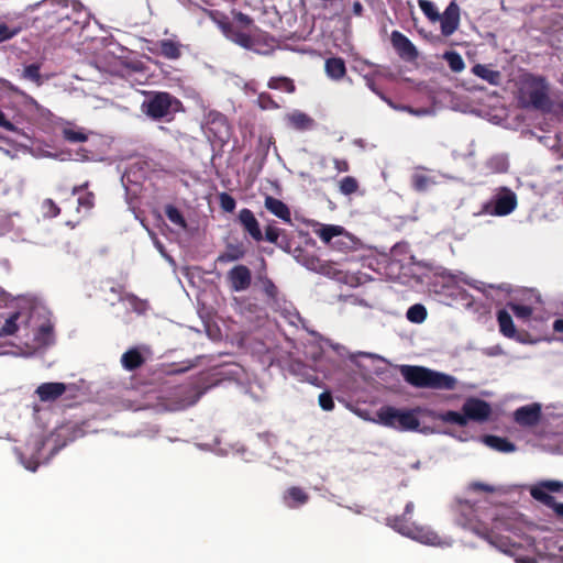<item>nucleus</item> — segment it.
Wrapping results in <instances>:
<instances>
[{
    "instance_id": "1",
    "label": "nucleus",
    "mask_w": 563,
    "mask_h": 563,
    "mask_svg": "<svg viewBox=\"0 0 563 563\" xmlns=\"http://www.w3.org/2000/svg\"><path fill=\"white\" fill-rule=\"evenodd\" d=\"M400 373L405 382L416 388L453 390L457 385L454 376L424 366L401 365Z\"/></svg>"
},
{
    "instance_id": "2",
    "label": "nucleus",
    "mask_w": 563,
    "mask_h": 563,
    "mask_svg": "<svg viewBox=\"0 0 563 563\" xmlns=\"http://www.w3.org/2000/svg\"><path fill=\"white\" fill-rule=\"evenodd\" d=\"M413 509V503L408 501L401 516H390L386 518L387 526L398 533L420 543L427 545H439L441 543V539L437 532L428 527L419 526L410 521L409 517L412 515Z\"/></svg>"
},
{
    "instance_id": "3",
    "label": "nucleus",
    "mask_w": 563,
    "mask_h": 563,
    "mask_svg": "<svg viewBox=\"0 0 563 563\" xmlns=\"http://www.w3.org/2000/svg\"><path fill=\"white\" fill-rule=\"evenodd\" d=\"M183 104L179 99L166 91H146L141 111L154 121L172 120Z\"/></svg>"
},
{
    "instance_id": "4",
    "label": "nucleus",
    "mask_w": 563,
    "mask_h": 563,
    "mask_svg": "<svg viewBox=\"0 0 563 563\" xmlns=\"http://www.w3.org/2000/svg\"><path fill=\"white\" fill-rule=\"evenodd\" d=\"M454 510L457 516L456 520L459 525L473 530L475 533L487 540L490 544L495 545L504 552H507V547L509 544L507 538L500 537L487 528H479L476 517V509L473 504H471L468 500L459 499L456 500Z\"/></svg>"
},
{
    "instance_id": "5",
    "label": "nucleus",
    "mask_w": 563,
    "mask_h": 563,
    "mask_svg": "<svg viewBox=\"0 0 563 563\" xmlns=\"http://www.w3.org/2000/svg\"><path fill=\"white\" fill-rule=\"evenodd\" d=\"M221 30L224 36L231 42L258 54L264 53L260 49V46L272 48L274 44V38L268 36L265 32L260 31L257 27H255L256 32L254 34H249L238 27L234 23L224 22L221 24Z\"/></svg>"
},
{
    "instance_id": "6",
    "label": "nucleus",
    "mask_w": 563,
    "mask_h": 563,
    "mask_svg": "<svg viewBox=\"0 0 563 563\" xmlns=\"http://www.w3.org/2000/svg\"><path fill=\"white\" fill-rule=\"evenodd\" d=\"M378 419L382 424L402 431L417 430L420 422L412 411H401L390 406L379 409Z\"/></svg>"
},
{
    "instance_id": "7",
    "label": "nucleus",
    "mask_w": 563,
    "mask_h": 563,
    "mask_svg": "<svg viewBox=\"0 0 563 563\" xmlns=\"http://www.w3.org/2000/svg\"><path fill=\"white\" fill-rule=\"evenodd\" d=\"M563 484L558 481H544L531 487L530 495L544 506L552 508L555 516L563 519V503H558L549 492H561Z\"/></svg>"
},
{
    "instance_id": "8",
    "label": "nucleus",
    "mask_w": 563,
    "mask_h": 563,
    "mask_svg": "<svg viewBox=\"0 0 563 563\" xmlns=\"http://www.w3.org/2000/svg\"><path fill=\"white\" fill-rule=\"evenodd\" d=\"M343 232L342 227L333 224H321L319 229L314 230L322 242L331 244L340 251L349 249V244L352 243V239L349 235L343 236Z\"/></svg>"
},
{
    "instance_id": "9",
    "label": "nucleus",
    "mask_w": 563,
    "mask_h": 563,
    "mask_svg": "<svg viewBox=\"0 0 563 563\" xmlns=\"http://www.w3.org/2000/svg\"><path fill=\"white\" fill-rule=\"evenodd\" d=\"M517 207V196L514 191L510 189L504 187L496 195L494 202H493V209L490 210V205H485L484 209L486 212L494 214V216H508Z\"/></svg>"
},
{
    "instance_id": "10",
    "label": "nucleus",
    "mask_w": 563,
    "mask_h": 563,
    "mask_svg": "<svg viewBox=\"0 0 563 563\" xmlns=\"http://www.w3.org/2000/svg\"><path fill=\"white\" fill-rule=\"evenodd\" d=\"M462 411L465 413L467 421L484 422L490 417L492 407L483 399L470 397L463 404Z\"/></svg>"
},
{
    "instance_id": "11",
    "label": "nucleus",
    "mask_w": 563,
    "mask_h": 563,
    "mask_svg": "<svg viewBox=\"0 0 563 563\" xmlns=\"http://www.w3.org/2000/svg\"><path fill=\"white\" fill-rule=\"evenodd\" d=\"M393 48L398 56L406 62H413L418 58L419 53L413 43L400 31H393L390 34Z\"/></svg>"
},
{
    "instance_id": "12",
    "label": "nucleus",
    "mask_w": 563,
    "mask_h": 563,
    "mask_svg": "<svg viewBox=\"0 0 563 563\" xmlns=\"http://www.w3.org/2000/svg\"><path fill=\"white\" fill-rule=\"evenodd\" d=\"M90 181L86 180L81 185L74 186L71 188V195L78 196L77 198V211L89 214L95 208L96 195L93 191L88 190Z\"/></svg>"
},
{
    "instance_id": "13",
    "label": "nucleus",
    "mask_w": 563,
    "mask_h": 563,
    "mask_svg": "<svg viewBox=\"0 0 563 563\" xmlns=\"http://www.w3.org/2000/svg\"><path fill=\"white\" fill-rule=\"evenodd\" d=\"M228 279L234 291H243L251 286L252 274L247 266L236 265L229 271Z\"/></svg>"
},
{
    "instance_id": "14",
    "label": "nucleus",
    "mask_w": 563,
    "mask_h": 563,
    "mask_svg": "<svg viewBox=\"0 0 563 563\" xmlns=\"http://www.w3.org/2000/svg\"><path fill=\"white\" fill-rule=\"evenodd\" d=\"M529 102L534 109L548 110L551 101L548 95V87L543 78L536 80V86L528 91Z\"/></svg>"
},
{
    "instance_id": "15",
    "label": "nucleus",
    "mask_w": 563,
    "mask_h": 563,
    "mask_svg": "<svg viewBox=\"0 0 563 563\" xmlns=\"http://www.w3.org/2000/svg\"><path fill=\"white\" fill-rule=\"evenodd\" d=\"M441 23V33L444 36L452 35L459 27L460 23V8L459 5L452 1L441 14L440 18Z\"/></svg>"
},
{
    "instance_id": "16",
    "label": "nucleus",
    "mask_w": 563,
    "mask_h": 563,
    "mask_svg": "<svg viewBox=\"0 0 563 563\" xmlns=\"http://www.w3.org/2000/svg\"><path fill=\"white\" fill-rule=\"evenodd\" d=\"M515 421L523 427H533L541 419V406L531 404L519 407L514 413Z\"/></svg>"
},
{
    "instance_id": "17",
    "label": "nucleus",
    "mask_w": 563,
    "mask_h": 563,
    "mask_svg": "<svg viewBox=\"0 0 563 563\" xmlns=\"http://www.w3.org/2000/svg\"><path fill=\"white\" fill-rule=\"evenodd\" d=\"M238 219L243 230L247 232L254 241L260 242L264 240L260 223L252 210L247 208L241 209Z\"/></svg>"
},
{
    "instance_id": "18",
    "label": "nucleus",
    "mask_w": 563,
    "mask_h": 563,
    "mask_svg": "<svg viewBox=\"0 0 563 563\" xmlns=\"http://www.w3.org/2000/svg\"><path fill=\"white\" fill-rule=\"evenodd\" d=\"M183 44L172 38L161 40L155 43V47L150 51L153 54L161 55L166 59H178L183 54Z\"/></svg>"
},
{
    "instance_id": "19",
    "label": "nucleus",
    "mask_w": 563,
    "mask_h": 563,
    "mask_svg": "<svg viewBox=\"0 0 563 563\" xmlns=\"http://www.w3.org/2000/svg\"><path fill=\"white\" fill-rule=\"evenodd\" d=\"M67 389L64 383H43L35 389L42 402H51L62 397Z\"/></svg>"
},
{
    "instance_id": "20",
    "label": "nucleus",
    "mask_w": 563,
    "mask_h": 563,
    "mask_svg": "<svg viewBox=\"0 0 563 563\" xmlns=\"http://www.w3.org/2000/svg\"><path fill=\"white\" fill-rule=\"evenodd\" d=\"M264 206L272 214L276 216L286 223H291L290 209L280 199H277L273 196H266Z\"/></svg>"
},
{
    "instance_id": "21",
    "label": "nucleus",
    "mask_w": 563,
    "mask_h": 563,
    "mask_svg": "<svg viewBox=\"0 0 563 563\" xmlns=\"http://www.w3.org/2000/svg\"><path fill=\"white\" fill-rule=\"evenodd\" d=\"M472 73L489 85L499 86L501 84V73L494 69L492 65L475 64L472 67Z\"/></svg>"
},
{
    "instance_id": "22",
    "label": "nucleus",
    "mask_w": 563,
    "mask_h": 563,
    "mask_svg": "<svg viewBox=\"0 0 563 563\" xmlns=\"http://www.w3.org/2000/svg\"><path fill=\"white\" fill-rule=\"evenodd\" d=\"M264 239L278 246L279 249L284 251H288L290 249L289 240L285 233V230L277 228L273 224H268L265 228V235H263Z\"/></svg>"
},
{
    "instance_id": "23",
    "label": "nucleus",
    "mask_w": 563,
    "mask_h": 563,
    "mask_svg": "<svg viewBox=\"0 0 563 563\" xmlns=\"http://www.w3.org/2000/svg\"><path fill=\"white\" fill-rule=\"evenodd\" d=\"M284 504L288 508H298L309 500V495L298 486L289 487L283 495Z\"/></svg>"
},
{
    "instance_id": "24",
    "label": "nucleus",
    "mask_w": 563,
    "mask_h": 563,
    "mask_svg": "<svg viewBox=\"0 0 563 563\" xmlns=\"http://www.w3.org/2000/svg\"><path fill=\"white\" fill-rule=\"evenodd\" d=\"M246 254V247L243 242L227 243L225 251L222 252L217 262L230 263L242 260Z\"/></svg>"
},
{
    "instance_id": "25",
    "label": "nucleus",
    "mask_w": 563,
    "mask_h": 563,
    "mask_svg": "<svg viewBox=\"0 0 563 563\" xmlns=\"http://www.w3.org/2000/svg\"><path fill=\"white\" fill-rule=\"evenodd\" d=\"M145 363V357L137 347L129 349L121 356V364L125 371L133 372Z\"/></svg>"
},
{
    "instance_id": "26",
    "label": "nucleus",
    "mask_w": 563,
    "mask_h": 563,
    "mask_svg": "<svg viewBox=\"0 0 563 563\" xmlns=\"http://www.w3.org/2000/svg\"><path fill=\"white\" fill-rule=\"evenodd\" d=\"M324 70L329 78L341 80L346 75L345 62L341 57H330L324 63Z\"/></svg>"
},
{
    "instance_id": "27",
    "label": "nucleus",
    "mask_w": 563,
    "mask_h": 563,
    "mask_svg": "<svg viewBox=\"0 0 563 563\" xmlns=\"http://www.w3.org/2000/svg\"><path fill=\"white\" fill-rule=\"evenodd\" d=\"M483 442L497 452L510 453L516 451V445L507 438L487 434L483 437Z\"/></svg>"
},
{
    "instance_id": "28",
    "label": "nucleus",
    "mask_w": 563,
    "mask_h": 563,
    "mask_svg": "<svg viewBox=\"0 0 563 563\" xmlns=\"http://www.w3.org/2000/svg\"><path fill=\"white\" fill-rule=\"evenodd\" d=\"M497 321H498V325H499V331L504 336L509 338V339H512L516 336V333H517L516 327L514 324L512 317L510 316V313L507 310H505V309L498 310Z\"/></svg>"
},
{
    "instance_id": "29",
    "label": "nucleus",
    "mask_w": 563,
    "mask_h": 563,
    "mask_svg": "<svg viewBox=\"0 0 563 563\" xmlns=\"http://www.w3.org/2000/svg\"><path fill=\"white\" fill-rule=\"evenodd\" d=\"M290 371L292 374L299 376L301 380L308 382L312 385H317V386L319 385V382H320L319 376L316 374V372L312 368L308 367L303 363H301V362L291 363Z\"/></svg>"
},
{
    "instance_id": "30",
    "label": "nucleus",
    "mask_w": 563,
    "mask_h": 563,
    "mask_svg": "<svg viewBox=\"0 0 563 563\" xmlns=\"http://www.w3.org/2000/svg\"><path fill=\"white\" fill-rule=\"evenodd\" d=\"M34 341L40 346H48L54 343V325L49 320L38 327Z\"/></svg>"
},
{
    "instance_id": "31",
    "label": "nucleus",
    "mask_w": 563,
    "mask_h": 563,
    "mask_svg": "<svg viewBox=\"0 0 563 563\" xmlns=\"http://www.w3.org/2000/svg\"><path fill=\"white\" fill-rule=\"evenodd\" d=\"M267 87L273 90H280L286 93H295L296 85L295 81L286 76H274L267 81Z\"/></svg>"
},
{
    "instance_id": "32",
    "label": "nucleus",
    "mask_w": 563,
    "mask_h": 563,
    "mask_svg": "<svg viewBox=\"0 0 563 563\" xmlns=\"http://www.w3.org/2000/svg\"><path fill=\"white\" fill-rule=\"evenodd\" d=\"M301 264L310 271L329 275L331 265L322 262L318 256L313 254H305L301 258Z\"/></svg>"
},
{
    "instance_id": "33",
    "label": "nucleus",
    "mask_w": 563,
    "mask_h": 563,
    "mask_svg": "<svg viewBox=\"0 0 563 563\" xmlns=\"http://www.w3.org/2000/svg\"><path fill=\"white\" fill-rule=\"evenodd\" d=\"M288 121L292 128L300 131L310 130L314 124L313 119L301 111H295L289 114Z\"/></svg>"
},
{
    "instance_id": "34",
    "label": "nucleus",
    "mask_w": 563,
    "mask_h": 563,
    "mask_svg": "<svg viewBox=\"0 0 563 563\" xmlns=\"http://www.w3.org/2000/svg\"><path fill=\"white\" fill-rule=\"evenodd\" d=\"M21 78L35 84L37 87L42 86L44 78L41 74V65L38 63L25 65L21 73Z\"/></svg>"
},
{
    "instance_id": "35",
    "label": "nucleus",
    "mask_w": 563,
    "mask_h": 563,
    "mask_svg": "<svg viewBox=\"0 0 563 563\" xmlns=\"http://www.w3.org/2000/svg\"><path fill=\"white\" fill-rule=\"evenodd\" d=\"M21 313L15 311L11 313L4 321V324L0 328V338L14 335L19 331L18 320Z\"/></svg>"
},
{
    "instance_id": "36",
    "label": "nucleus",
    "mask_w": 563,
    "mask_h": 563,
    "mask_svg": "<svg viewBox=\"0 0 563 563\" xmlns=\"http://www.w3.org/2000/svg\"><path fill=\"white\" fill-rule=\"evenodd\" d=\"M437 419L442 422L457 424L460 427H465L467 424V420L463 411L462 413L453 410L441 412L437 416Z\"/></svg>"
},
{
    "instance_id": "37",
    "label": "nucleus",
    "mask_w": 563,
    "mask_h": 563,
    "mask_svg": "<svg viewBox=\"0 0 563 563\" xmlns=\"http://www.w3.org/2000/svg\"><path fill=\"white\" fill-rule=\"evenodd\" d=\"M443 58L448 63L450 69L454 73H460L465 67L462 56L455 51L445 52Z\"/></svg>"
},
{
    "instance_id": "38",
    "label": "nucleus",
    "mask_w": 563,
    "mask_h": 563,
    "mask_svg": "<svg viewBox=\"0 0 563 563\" xmlns=\"http://www.w3.org/2000/svg\"><path fill=\"white\" fill-rule=\"evenodd\" d=\"M434 181L426 174L416 173L411 177V186L416 191L422 192L429 189Z\"/></svg>"
},
{
    "instance_id": "39",
    "label": "nucleus",
    "mask_w": 563,
    "mask_h": 563,
    "mask_svg": "<svg viewBox=\"0 0 563 563\" xmlns=\"http://www.w3.org/2000/svg\"><path fill=\"white\" fill-rule=\"evenodd\" d=\"M428 313L427 309L421 303H416L409 307L407 310L406 317L409 321L413 323H421L426 320Z\"/></svg>"
},
{
    "instance_id": "40",
    "label": "nucleus",
    "mask_w": 563,
    "mask_h": 563,
    "mask_svg": "<svg viewBox=\"0 0 563 563\" xmlns=\"http://www.w3.org/2000/svg\"><path fill=\"white\" fill-rule=\"evenodd\" d=\"M419 8L423 12V14L431 21L437 22L440 20L441 14L438 11V8L432 1L429 0H418Z\"/></svg>"
},
{
    "instance_id": "41",
    "label": "nucleus",
    "mask_w": 563,
    "mask_h": 563,
    "mask_svg": "<svg viewBox=\"0 0 563 563\" xmlns=\"http://www.w3.org/2000/svg\"><path fill=\"white\" fill-rule=\"evenodd\" d=\"M165 214L172 223L178 225L181 229H186L187 222L181 212L175 206L167 205L165 207Z\"/></svg>"
},
{
    "instance_id": "42",
    "label": "nucleus",
    "mask_w": 563,
    "mask_h": 563,
    "mask_svg": "<svg viewBox=\"0 0 563 563\" xmlns=\"http://www.w3.org/2000/svg\"><path fill=\"white\" fill-rule=\"evenodd\" d=\"M261 283L263 291L268 299V303L276 302L279 291L274 282L265 276L261 278Z\"/></svg>"
},
{
    "instance_id": "43",
    "label": "nucleus",
    "mask_w": 563,
    "mask_h": 563,
    "mask_svg": "<svg viewBox=\"0 0 563 563\" xmlns=\"http://www.w3.org/2000/svg\"><path fill=\"white\" fill-rule=\"evenodd\" d=\"M63 137L69 143H82L88 140L87 134L81 130L66 128L63 130Z\"/></svg>"
},
{
    "instance_id": "44",
    "label": "nucleus",
    "mask_w": 563,
    "mask_h": 563,
    "mask_svg": "<svg viewBox=\"0 0 563 563\" xmlns=\"http://www.w3.org/2000/svg\"><path fill=\"white\" fill-rule=\"evenodd\" d=\"M256 103H257V106L262 110H277V109H279V104L274 100L272 95H269L268 92H261L257 96Z\"/></svg>"
},
{
    "instance_id": "45",
    "label": "nucleus",
    "mask_w": 563,
    "mask_h": 563,
    "mask_svg": "<svg viewBox=\"0 0 563 563\" xmlns=\"http://www.w3.org/2000/svg\"><path fill=\"white\" fill-rule=\"evenodd\" d=\"M507 307L514 312L518 319L527 320L532 316V308L525 305L509 302Z\"/></svg>"
},
{
    "instance_id": "46",
    "label": "nucleus",
    "mask_w": 563,
    "mask_h": 563,
    "mask_svg": "<svg viewBox=\"0 0 563 563\" xmlns=\"http://www.w3.org/2000/svg\"><path fill=\"white\" fill-rule=\"evenodd\" d=\"M358 189L357 180L352 176H346L340 181V191L344 195H352Z\"/></svg>"
},
{
    "instance_id": "47",
    "label": "nucleus",
    "mask_w": 563,
    "mask_h": 563,
    "mask_svg": "<svg viewBox=\"0 0 563 563\" xmlns=\"http://www.w3.org/2000/svg\"><path fill=\"white\" fill-rule=\"evenodd\" d=\"M219 202H220V207L225 212H233L236 207L235 199L228 192H221L219 195Z\"/></svg>"
},
{
    "instance_id": "48",
    "label": "nucleus",
    "mask_w": 563,
    "mask_h": 563,
    "mask_svg": "<svg viewBox=\"0 0 563 563\" xmlns=\"http://www.w3.org/2000/svg\"><path fill=\"white\" fill-rule=\"evenodd\" d=\"M20 30V27H10L5 23H0V43L13 38Z\"/></svg>"
},
{
    "instance_id": "49",
    "label": "nucleus",
    "mask_w": 563,
    "mask_h": 563,
    "mask_svg": "<svg viewBox=\"0 0 563 563\" xmlns=\"http://www.w3.org/2000/svg\"><path fill=\"white\" fill-rule=\"evenodd\" d=\"M318 400L319 406L325 411H331L334 408V400L329 390L321 393Z\"/></svg>"
},
{
    "instance_id": "50",
    "label": "nucleus",
    "mask_w": 563,
    "mask_h": 563,
    "mask_svg": "<svg viewBox=\"0 0 563 563\" xmlns=\"http://www.w3.org/2000/svg\"><path fill=\"white\" fill-rule=\"evenodd\" d=\"M42 208L45 216L51 218H55L60 213V208L55 203L53 199H45L43 201Z\"/></svg>"
},
{
    "instance_id": "51",
    "label": "nucleus",
    "mask_w": 563,
    "mask_h": 563,
    "mask_svg": "<svg viewBox=\"0 0 563 563\" xmlns=\"http://www.w3.org/2000/svg\"><path fill=\"white\" fill-rule=\"evenodd\" d=\"M468 490L474 493H494L496 488L486 483L473 482L468 485Z\"/></svg>"
},
{
    "instance_id": "52",
    "label": "nucleus",
    "mask_w": 563,
    "mask_h": 563,
    "mask_svg": "<svg viewBox=\"0 0 563 563\" xmlns=\"http://www.w3.org/2000/svg\"><path fill=\"white\" fill-rule=\"evenodd\" d=\"M233 20L234 22L239 23L241 27H250L253 26L254 23L253 19L250 15L241 11L233 12Z\"/></svg>"
},
{
    "instance_id": "53",
    "label": "nucleus",
    "mask_w": 563,
    "mask_h": 563,
    "mask_svg": "<svg viewBox=\"0 0 563 563\" xmlns=\"http://www.w3.org/2000/svg\"><path fill=\"white\" fill-rule=\"evenodd\" d=\"M366 86L378 97H380L383 100L387 101L389 104L391 102L387 100V98L384 96V93L377 88L375 80L372 77L365 76Z\"/></svg>"
},
{
    "instance_id": "54",
    "label": "nucleus",
    "mask_w": 563,
    "mask_h": 563,
    "mask_svg": "<svg viewBox=\"0 0 563 563\" xmlns=\"http://www.w3.org/2000/svg\"><path fill=\"white\" fill-rule=\"evenodd\" d=\"M334 167L340 173H345L350 169V165L345 159H334Z\"/></svg>"
},
{
    "instance_id": "55",
    "label": "nucleus",
    "mask_w": 563,
    "mask_h": 563,
    "mask_svg": "<svg viewBox=\"0 0 563 563\" xmlns=\"http://www.w3.org/2000/svg\"><path fill=\"white\" fill-rule=\"evenodd\" d=\"M0 126L8 131L14 130V125L5 118V114L1 110H0Z\"/></svg>"
},
{
    "instance_id": "56",
    "label": "nucleus",
    "mask_w": 563,
    "mask_h": 563,
    "mask_svg": "<svg viewBox=\"0 0 563 563\" xmlns=\"http://www.w3.org/2000/svg\"><path fill=\"white\" fill-rule=\"evenodd\" d=\"M3 86L11 92L15 93V95H24L19 87L14 86L13 84H11L10 81L5 80L3 82Z\"/></svg>"
},
{
    "instance_id": "57",
    "label": "nucleus",
    "mask_w": 563,
    "mask_h": 563,
    "mask_svg": "<svg viewBox=\"0 0 563 563\" xmlns=\"http://www.w3.org/2000/svg\"><path fill=\"white\" fill-rule=\"evenodd\" d=\"M31 446H32V451L40 452L44 446V442L40 439H36L31 443Z\"/></svg>"
},
{
    "instance_id": "58",
    "label": "nucleus",
    "mask_w": 563,
    "mask_h": 563,
    "mask_svg": "<svg viewBox=\"0 0 563 563\" xmlns=\"http://www.w3.org/2000/svg\"><path fill=\"white\" fill-rule=\"evenodd\" d=\"M553 330L559 333H563V319H556L553 322Z\"/></svg>"
},
{
    "instance_id": "59",
    "label": "nucleus",
    "mask_w": 563,
    "mask_h": 563,
    "mask_svg": "<svg viewBox=\"0 0 563 563\" xmlns=\"http://www.w3.org/2000/svg\"><path fill=\"white\" fill-rule=\"evenodd\" d=\"M38 463H40V462H38V459H34V457L32 456V460H31L27 464H25V467H26L27 470H31V471L35 472V471H36V468H37V466H38Z\"/></svg>"
}]
</instances>
